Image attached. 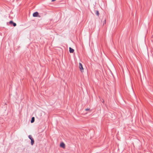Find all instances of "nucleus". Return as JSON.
<instances>
[{"label": "nucleus", "mask_w": 153, "mask_h": 153, "mask_svg": "<svg viewBox=\"0 0 153 153\" xmlns=\"http://www.w3.org/2000/svg\"><path fill=\"white\" fill-rule=\"evenodd\" d=\"M79 69H80V71L82 72V71H83V68L82 65L80 63H79Z\"/></svg>", "instance_id": "obj_1"}, {"label": "nucleus", "mask_w": 153, "mask_h": 153, "mask_svg": "<svg viewBox=\"0 0 153 153\" xmlns=\"http://www.w3.org/2000/svg\"><path fill=\"white\" fill-rule=\"evenodd\" d=\"M39 13L37 12H36L34 13L33 14V16L34 17H37Z\"/></svg>", "instance_id": "obj_2"}, {"label": "nucleus", "mask_w": 153, "mask_h": 153, "mask_svg": "<svg viewBox=\"0 0 153 153\" xmlns=\"http://www.w3.org/2000/svg\"><path fill=\"white\" fill-rule=\"evenodd\" d=\"M9 23L10 24H12L13 25V26L15 27L16 25V24L14 22L12 21H10L9 22Z\"/></svg>", "instance_id": "obj_3"}, {"label": "nucleus", "mask_w": 153, "mask_h": 153, "mask_svg": "<svg viewBox=\"0 0 153 153\" xmlns=\"http://www.w3.org/2000/svg\"><path fill=\"white\" fill-rule=\"evenodd\" d=\"M65 144L63 143H62L60 144V146L61 147H62V148H65Z\"/></svg>", "instance_id": "obj_4"}, {"label": "nucleus", "mask_w": 153, "mask_h": 153, "mask_svg": "<svg viewBox=\"0 0 153 153\" xmlns=\"http://www.w3.org/2000/svg\"><path fill=\"white\" fill-rule=\"evenodd\" d=\"M69 52L70 53H73L74 51V50L71 47L69 48Z\"/></svg>", "instance_id": "obj_5"}, {"label": "nucleus", "mask_w": 153, "mask_h": 153, "mask_svg": "<svg viewBox=\"0 0 153 153\" xmlns=\"http://www.w3.org/2000/svg\"><path fill=\"white\" fill-rule=\"evenodd\" d=\"M35 121V118L34 117H33L32 118L31 120V123H32L34 122Z\"/></svg>", "instance_id": "obj_6"}, {"label": "nucleus", "mask_w": 153, "mask_h": 153, "mask_svg": "<svg viewBox=\"0 0 153 153\" xmlns=\"http://www.w3.org/2000/svg\"><path fill=\"white\" fill-rule=\"evenodd\" d=\"M34 140L33 139H31V144L32 145H33L34 143Z\"/></svg>", "instance_id": "obj_7"}, {"label": "nucleus", "mask_w": 153, "mask_h": 153, "mask_svg": "<svg viewBox=\"0 0 153 153\" xmlns=\"http://www.w3.org/2000/svg\"><path fill=\"white\" fill-rule=\"evenodd\" d=\"M28 138L30 140L33 139L31 135H30L28 136Z\"/></svg>", "instance_id": "obj_8"}, {"label": "nucleus", "mask_w": 153, "mask_h": 153, "mask_svg": "<svg viewBox=\"0 0 153 153\" xmlns=\"http://www.w3.org/2000/svg\"><path fill=\"white\" fill-rule=\"evenodd\" d=\"M96 14L98 16H99V11L97 10L96 12Z\"/></svg>", "instance_id": "obj_9"}, {"label": "nucleus", "mask_w": 153, "mask_h": 153, "mask_svg": "<svg viewBox=\"0 0 153 153\" xmlns=\"http://www.w3.org/2000/svg\"><path fill=\"white\" fill-rule=\"evenodd\" d=\"M106 23V20H104V23Z\"/></svg>", "instance_id": "obj_10"}, {"label": "nucleus", "mask_w": 153, "mask_h": 153, "mask_svg": "<svg viewBox=\"0 0 153 153\" xmlns=\"http://www.w3.org/2000/svg\"><path fill=\"white\" fill-rule=\"evenodd\" d=\"M89 110V108H87V109H85L86 111Z\"/></svg>", "instance_id": "obj_11"}, {"label": "nucleus", "mask_w": 153, "mask_h": 153, "mask_svg": "<svg viewBox=\"0 0 153 153\" xmlns=\"http://www.w3.org/2000/svg\"><path fill=\"white\" fill-rule=\"evenodd\" d=\"M56 0H51L52 1H55Z\"/></svg>", "instance_id": "obj_12"}]
</instances>
